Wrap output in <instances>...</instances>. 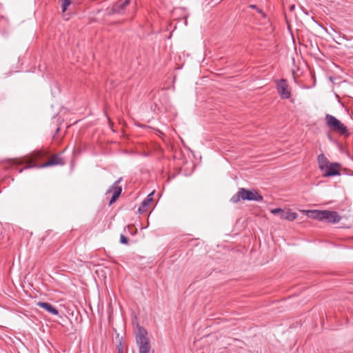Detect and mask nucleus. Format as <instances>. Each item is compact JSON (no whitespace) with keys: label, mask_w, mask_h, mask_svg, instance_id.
<instances>
[{"label":"nucleus","mask_w":353,"mask_h":353,"mask_svg":"<svg viewBox=\"0 0 353 353\" xmlns=\"http://www.w3.org/2000/svg\"><path fill=\"white\" fill-rule=\"evenodd\" d=\"M250 8H252V9H256L258 8L256 5H250Z\"/></svg>","instance_id":"nucleus-19"},{"label":"nucleus","mask_w":353,"mask_h":353,"mask_svg":"<svg viewBox=\"0 0 353 353\" xmlns=\"http://www.w3.org/2000/svg\"><path fill=\"white\" fill-rule=\"evenodd\" d=\"M256 10H257V12H258L259 13H260V14H261V16H262V17H263V19H265L267 18L266 14H265V13H264V12H263L261 9H259V8H256Z\"/></svg>","instance_id":"nucleus-17"},{"label":"nucleus","mask_w":353,"mask_h":353,"mask_svg":"<svg viewBox=\"0 0 353 353\" xmlns=\"http://www.w3.org/2000/svg\"><path fill=\"white\" fill-rule=\"evenodd\" d=\"M323 210H314L307 211V216L312 219L323 221Z\"/></svg>","instance_id":"nucleus-14"},{"label":"nucleus","mask_w":353,"mask_h":353,"mask_svg":"<svg viewBox=\"0 0 353 353\" xmlns=\"http://www.w3.org/2000/svg\"><path fill=\"white\" fill-rule=\"evenodd\" d=\"M59 132V128H57L56 133H58Z\"/></svg>","instance_id":"nucleus-20"},{"label":"nucleus","mask_w":353,"mask_h":353,"mask_svg":"<svg viewBox=\"0 0 353 353\" xmlns=\"http://www.w3.org/2000/svg\"><path fill=\"white\" fill-rule=\"evenodd\" d=\"M72 0H63V3H62V5H61V8H62V12H64L67 10L68 9V7L72 3Z\"/></svg>","instance_id":"nucleus-15"},{"label":"nucleus","mask_w":353,"mask_h":353,"mask_svg":"<svg viewBox=\"0 0 353 353\" xmlns=\"http://www.w3.org/2000/svg\"><path fill=\"white\" fill-rule=\"evenodd\" d=\"M121 179H122L120 178L119 179L116 181L114 183V184L111 186L110 190H108L107 192V193L111 192H112V196L109 203L110 205L116 201V200L119 198V196H120V194L121 193L122 188L121 186L119 185V183L121 182Z\"/></svg>","instance_id":"nucleus-7"},{"label":"nucleus","mask_w":353,"mask_h":353,"mask_svg":"<svg viewBox=\"0 0 353 353\" xmlns=\"http://www.w3.org/2000/svg\"><path fill=\"white\" fill-rule=\"evenodd\" d=\"M129 3L130 0H120L113 6L112 11L114 12L121 13L125 9V8L129 5Z\"/></svg>","instance_id":"nucleus-10"},{"label":"nucleus","mask_w":353,"mask_h":353,"mask_svg":"<svg viewBox=\"0 0 353 353\" xmlns=\"http://www.w3.org/2000/svg\"><path fill=\"white\" fill-rule=\"evenodd\" d=\"M48 154L49 153L46 150H37L21 158L9 159L8 165L17 168L18 166L25 164L26 165L23 168L18 170V172L21 173L24 169L32 168H43L54 165H63L65 164L64 159L58 154L53 155L48 161L42 164H38L37 163V161L47 157Z\"/></svg>","instance_id":"nucleus-1"},{"label":"nucleus","mask_w":353,"mask_h":353,"mask_svg":"<svg viewBox=\"0 0 353 353\" xmlns=\"http://www.w3.org/2000/svg\"><path fill=\"white\" fill-rule=\"evenodd\" d=\"M277 90L282 99H289L291 96L286 80L281 79L277 83Z\"/></svg>","instance_id":"nucleus-8"},{"label":"nucleus","mask_w":353,"mask_h":353,"mask_svg":"<svg viewBox=\"0 0 353 353\" xmlns=\"http://www.w3.org/2000/svg\"><path fill=\"white\" fill-rule=\"evenodd\" d=\"M271 213L274 215H278L281 219L292 221L295 220L298 214L296 212H290V210H284L281 208H275L271 210Z\"/></svg>","instance_id":"nucleus-5"},{"label":"nucleus","mask_w":353,"mask_h":353,"mask_svg":"<svg viewBox=\"0 0 353 353\" xmlns=\"http://www.w3.org/2000/svg\"><path fill=\"white\" fill-rule=\"evenodd\" d=\"M119 353H123L122 350H119Z\"/></svg>","instance_id":"nucleus-21"},{"label":"nucleus","mask_w":353,"mask_h":353,"mask_svg":"<svg viewBox=\"0 0 353 353\" xmlns=\"http://www.w3.org/2000/svg\"><path fill=\"white\" fill-rule=\"evenodd\" d=\"M120 242L123 244H128V239L124 236L123 234H121L120 236Z\"/></svg>","instance_id":"nucleus-16"},{"label":"nucleus","mask_w":353,"mask_h":353,"mask_svg":"<svg viewBox=\"0 0 353 353\" xmlns=\"http://www.w3.org/2000/svg\"><path fill=\"white\" fill-rule=\"evenodd\" d=\"M152 194L153 192L148 194L147 197L142 201L140 207L139 208V212L140 213L145 212L148 210V207L153 201Z\"/></svg>","instance_id":"nucleus-11"},{"label":"nucleus","mask_w":353,"mask_h":353,"mask_svg":"<svg viewBox=\"0 0 353 353\" xmlns=\"http://www.w3.org/2000/svg\"><path fill=\"white\" fill-rule=\"evenodd\" d=\"M147 332L143 328H139L137 334L136 340L139 346V353H149L150 345L148 339L146 337Z\"/></svg>","instance_id":"nucleus-4"},{"label":"nucleus","mask_w":353,"mask_h":353,"mask_svg":"<svg viewBox=\"0 0 353 353\" xmlns=\"http://www.w3.org/2000/svg\"><path fill=\"white\" fill-rule=\"evenodd\" d=\"M323 221H326L328 223H339L341 217L336 211L323 210Z\"/></svg>","instance_id":"nucleus-9"},{"label":"nucleus","mask_w":353,"mask_h":353,"mask_svg":"<svg viewBox=\"0 0 353 353\" xmlns=\"http://www.w3.org/2000/svg\"><path fill=\"white\" fill-rule=\"evenodd\" d=\"M327 126L332 131L339 133L341 135L348 136L349 132L347 127L335 117L327 114L325 115Z\"/></svg>","instance_id":"nucleus-3"},{"label":"nucleus","mask_w":353,"mask_h":353,"mask_svg":"<svg viewBox=\"0 0 353 353\" xmlns=\"http://www.w3.org/2000/svg\"><path fill=\"white\" fill-rule=\"evenodd\" d=\"M319 169L323 172L330 163L323 154H321L317 158Z\"/></svg>","instance_id":"nucleus-13"},{"label":"nucleus","mask_w":353,"mask_h":353,"mask_svg":"<svg viewBox=\"0 0 353 353\" xmlns=\"http://www.w3.org/2000/svg\"><path fill=\"white\" fill-rule=\"evenodd\" d=\"M263 199V196L261 195L257 190L254 189L247 190L245 188H241L239 189L238 192L231 197L230 201L233 203H237L241 199L262 201Z\"/></svg>","instance_id":"nucleus-2"},{"label":"nucleus","mask_w":353,"mask_h":353,"mask_svg":"<svg viewBox=\"0 0 353 353\" xmlns=\"http://www.w3.org/2000/svg\"><path fill=\"white\" fill-rule=\"evenodd\" d=\"M37 305L40 307L46 310L48 312L54 314V315H58L59 311L57 308H55L52 304L47 303V302H38Z\"/></svg>","instance_id":"nucleus-12"},{"label":"nucleus","mask_w":353,"mask_h":353,"mask_svg":"<svg viewBox=\"0 0 353 353\" xmlns=\"http://www.w3.org/2000/svg\"><path fill=\"white\" fill-rule=\"evenodd\" d=\"M341 165L339 163H330L323 172V176H334L339 175Z\"/></svg>","instance_id":"nucleus-6"},{"label":"nucleus","mask_w":353,"mask_h":353,"mask_svg":"<svg viewBox=\"0 0 353 353\" xmlns=\"http://www.w3.org/2000/svg\"><path fill=\"white\" fill-rule=\"evenodd\" d=\"M294 8H295V6L294 5H290L289 6V10H290V12H292L294 10Z\"/></svg>","instance_id":"nucleus-18"}]
</instances>
